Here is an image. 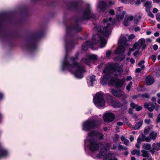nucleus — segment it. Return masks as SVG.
Wrapping results in <instances>:
<instances>
[{"mask_svg":"<svg viewBox=\"0 0 160 160\" xmlns=\"http://www.w3.org/2000/svg\"><path fill=\"white\" fill-rule=\"evenodd\" d=\"M125 48L122 46H119L115 51V53L117 54H120L123 53L125 51Z\"/></svg>","mask_w":160,"mask_h":160,"instance_id":"obj_19","label":"nucleus"},{"mask_svg":"<svg viewBox=\"0 0 160 160\" xmlns=\"http://www.w3.org/2000/svg\"><path fill=\"white\" fill-rule=\"evenodd\" d=\"M132 84V81H131L126 86V89L128 91V92H129L131 88Z\"/></svg>","mask_w":160,"mask_h":160,"instance_id":"obj_39","label":"nucleus"},{"mask_svg":"<svg viewBox=\"0 0 160 160\" xmlns=\"http://www.w3.org/2000/svg\"><path fill=\"white\" fill-rule=\"evenodd\" d=\"M101 121V120H99L98 122L92 119H88L83 123L82 130L88 132L91 129L97 128L99 125Z\"/></svg>","mask_w":160,"mask_h":160,"instance_id":"obj_4","label":"nucleus"},{"mask_svg":"<svg viewBox=\"0 0 160 160\" xmlns=\"http://www.w3.org/2000/svg\"><path fill=\"white\" fill-rule=\"evenodd\" d=\"M119 136L118 135L115 134L114 135V139H113V141L114 142H116L118 141V139L119 138Z\"/></svg>","mask_w":160,"mask_h":160,"instance_id":"obj_43","label":"nucleus"},{"mask_svg":"<svg viewBox=\"0 0 160 160\" xmlns=\"http://www.w3.org/2000/svg\"><path fill=\"white\" fill-rule=\"evenodd\" d=\"M145 122L147 124H149L151 122V120L149 119H146L144 120Z\"/></svg>","mask_w":160,"mask_h":160,"instance_id":"obj_49","label":"nucleus"},{"mask_svg":"<svg viewBox=\"0 0 160 160\" xmlns=\"http://www.w3.org/2000/svg\"><path fill=\"white\" fill-rule=\"evenodd\" d=\"M149 132V129L148 128L145 129L144 131V133L145 135H147Z\"/></svg>","mask_w":160,"mask_h":160,"instance_id":"obj_51","label":"nucleus"},{"mask_svg":"<svg viewBox=\"0 0 160 160\" xmlns=\"http://www.w3.org/2000/svg\"><path fill=\"white\" fill-rule=\"evenodd\" d=\"M143 121L142 120H140L138 122L136 123L134 127V129L135 130L138 129L142 125Z\"/></svg>","mask_w":160,"mask_h":160,"instance_id":"obj_30","label":"nucleus"},{"mask_svg":"<svg viewBox=\"0 0 160 160\" xmlns=\"http://www.w3.org/2000/svg\"><path fill=\"white\" fill-rule=\"evenodd\" d=\"M135 36L133 34L130 35L128 37V39L129 40H132L135 38Z\"/></svg>","mask_w":160,"mask_h":160,"instance_id":"obj_48","label":"nucleus"},{"mask_svg":"<svg viewBox=\"0 0 160 160\" xmlns=\"http://www.w3.org/2000/svg\"><path fill=\"white\" fill-rule=\"evenodd\" d=\"M156 122L157 123H160V113L158 116Z\"/></svg>","mask_w":160,"mask_h":160,"instance_id":"obj_47","label":"nucleus"},{"mask_svg":"<svg viewBox=\"0 0 160 160\" xmlns=\"http://www.w3.org/2000/svg\"><path fill=\"white\" fill-rule=\"evenodd\" d=\"M140 28L139 27H136L134 29V30L136 32H138L140 31Z\"/></svg>","mask_w":160,"mask_h":160,"instance_id":"obj_58","label":"nucleus"},{"mask_svg":"<svg viewBox=\"0 0 160 160\" xmlns=\"http://www.w3.org/2000/svg\"><path fill=\"white\" fill-rule=\"evenodd\" d=\"M112 52L110 51H108L106 52V56L107 58H110Z\"/></svg>","mask_w":160,"mask_h":160,"instance_id":"obj_42","label":"nucleus"},{"mask_svg":"<svg viewBox=\"0 0 160 160\" xmlns=\"http://www.w3.org/2000/svg\"><path fill=\"white\" fill-rule=\"evenodd\" d=\"M97 132L94 130L89 132L88 134L86 141H88V139L96 137Z\"/></svg>","mask_w":160,"mask_h":160,"instance_id":"obj_18","label":"nucleus"},{"mask_svg":"<svg viewBox=\"0 0 160 160\" xmlns=\"http://www.w3.org/2000/svg\"><path fill=\"white\" fill-rule=\"evenodd\" d=\"M96 137L101 140H102L103 138V134L102 133L98 132H97Z\"/></svg>","mask_w":160,"mask_h":160,"instance_id":"obj_35","label":"nucleus"},{"mask_svg":"<svg viewBox=\"0 0 160 160\" xmlns=\"http://www.w3.org/2000/svg\"><path fill=\"white\" fill-rule=\"evenodd\" d=\"M107 150L105 148H103L100 152L97 155V157L98 158H102L106 155Z\"/></svg>","mask_w":160,"mask_h":160,"instance_id":"obj_17","label":"nucleus"},{"mask_svg":"<svg viewBox=\"0 0 160 160\" xmlns=\"http://www.w3.org/2000/svg\"><path fill=\"white\" fill-rule=\"evenodd\" d=\"M141 142L140 140V138L139 137L137 139V143L136 144L135 146L137 148H139L140 147V144Z\"/></svg>","mask_w":160,"mask_h":160,"instance_id":"obj_40","label":"nucleus"},{"mask_svg":"<svg viewBox=\"0 0 160 160\" xmlns=\"http://www.w3.org/2000/svg\"><path fill=\"white\" fill-rule=\"evenodd\" d=\"M152 2L149 1H147L144 3V6L146 8V12H148V10L152 7Z\"/></svg>","mask_w":160,"mask_h":160,"instance_id":"obj_23","label":"nucleus"},{"mask_svg":"<svg viewBox=\"0 0 160 160\" xmlns=\"http://www.w3.org/2000/svg\"><path fill=\"white\" fill-rule=\"evenodd\" d=\"M127 147L123 146L122 145H119L118 146V149L119 151H121L123 150H127Z\"/></svg>","mask_w":160,"mask_h":160,"instance_id":"obj_41","label":"nucleus"},{"mask_svg":"<svg viewBox=\"0 0 160 160\" xmlns=\"http://www.w3.org/2000/svg\"><path fill=\"white\" fill-rule=\"evenodd\" d=\"M92 45V44L90 42L87 41L82 45V49L84 51H86L88 49V47L91 46Z\"/></svg>","mask_w":160,"mask_h":160,"instance_id":"obj_22","label":"nucleus"},{"mask_svg":"<svg viewBox=\"0 0 160 160\" xmlns=\"http://www.w3.org/2000/svg\"><path fill=\"white\" fill-rule=\"evenodd\" d=\"M125 13L124 11H122V13L117 14L116 16V18L117 20L120 21L122 20L124 18Z\"/></svg>","mask_w":160,"mask_h":160,"instance_id":"obj_24","label":"nucleus"},{"mask_svg":"<svg viewBox=\"0 0 160 160\" xmlns=\"http://www.w3.org/2000/svg\"><path fill=\"white\" fill-rule=\"evenodd\" d=\"M115 23V20L112 19L111 18H104L103 19L104 27L102 28L100 30L99 28H94V29L95 30L97 29L104 37H108L111 33L110 27L113 26Z\"/></svg>","mask_w":160,"mask_h":160,"instance_id":"obj_3","label":"nucleus"},{"mask_svg":"<svg viewBox=\"0 0 160 160\" xmlns=\"http://www.w3.org/2000/svg\"><path fill=\"white\" fill-rule=\"evenodd\" d=\"M107 4L104 1H101L99 2L97 5L98 10L99 12H103L106 7Z\"/></svg>","mask_w":160,"mask_h":160,"instance_id":"obj_13","label":"nucleus"},{"mask_svg":"<svg viewBox=\"0 0 160 160\" xmlns=\"http://www.w3.org/2000/svg\"><path fill=\"white\" fill-rule=\"evenodd\" d=\"M123 9V8L122 7H119L118 8V11L117 12V14L118 13H121L122 12H121V11Z\"/></svg>","mask_w":160,"mask_h":160,"instance_id":"obj_53","label":"nucleus"},{"mask_svg":"<svg viewBox=\"0 0 160 160\" xmlns=\"http://www.w3.org/2000/svg\"><path fill=\"white\" fill-rule=\"evenodd\" d=\"M157 136V133L156 132L153 131L150 132L148 136L149 138L150 139V142L151 140H155Z\"/></svg>","mask_w":160,"mask_h":160,"instance_id":"obj_21","label":"nucleus"},{"mask_svg":"<svg viewBox=\"0 0 160 160\" xmlns=\"http://www.w3.org/2000/svg\"><path fill=\"white\" fill-rule=\"evenodd\" d=\"M140 140L141 142L143 141H145L147 142H150V139L149 138L148 136L147 137L143 134L141 135V138H140Z\"/></svg>","mask_w":160,"mask_h":160,"instance_id":"obj_28","label":"nucleus"},{"mask_svg":"<svg viewBox=\"0 0 160 160\" xmlns=\"http://www.w3.org/2000/svg\"><path fill=\"white\" fill-rule=\"evenodd\" d=\"M154 105L155 106V108H155L156 111H157L158 110V109L160 107V106L158 105L156 103H154Z\"/></svg>","mask_w":160,"mask_h":160,"instance_id":"obj_52","label":"nucleus"},{"mask_svg":"<svg viewBox=\"0 0 160 160\" xmlns=\"http://www.w3.org/2000/svg\"><path fill=\"white\" fill-rule=\"evenodd\" d=\"M115 3L114 2L111 0H110L109 1V5L111 6L114 4Z\"/></svg>","mask_w":160,"mask_h":160,"instance_id":"obj_56","label":"nucleus"},{"mask_svg":"<svg viewBox=\"0 0 160 160\" xmlns=\"http://www.w3.org/2000/svg\"><path fill=\"white\" fill-rule=\"evenodd\" d=\"M112 94L117 97H122V99L124 100L128 97V95L120 89H112L111 90Z\"/></svg>","mask_w":160,"mask_h":160,"instance_id":"obj_9","label":"nucleus"},{"mask_svg":"<svg viewBox=\"0 0 160 160\" xmlns=\"http://www.w3.org/2000/svg\"><path fill=\"white\" fill-rule=\"evenodd\" d=\"M90 81L88 83V85L90 86H92L93 83L95 81V76L92 75L90 77Z\"/></svg>","mask_w":160,"mask_h":160,"instance_id":"obj_25","label":"nucleus"},{"mask_svg":"<svg viewBox=\"0 0 160 160\" xmlns=\"http://www.w3.org/2000/svg\"><path fill=\"white\" fill-rule=\"evenodd\" d=\"M143 149L146 150H149L151 148V145L148 143H145L142 146Z\"/></svg>","mask_w":160,"mask_h":160,"instance_id":"obj_31","label":"nucleus"},{"mask_svg":"<svg viewBox=\"0 0 160 160\" xmlns=\"http://www.w3.org/2000/svg\"><path fill=\"white\" fill-rule=\"evenodd\" d=\"M86 58H83L82 60V62H84L88 65H89L90 60H94L97 59V56L94 54H88L87 55Z\"/></svg>","mask_w":160,"mask_h":160,"instance_id":"obj_11","label":"nucleus"},{"mask_svg":"<svg viewBox=\"0 0 160 160\" xmlns=\"http://www.w3.org/2000/svg\"><path fill=\"white\" fill-rule=\"evenodd\" d=\"M134 4L136 5L139 6L141 4V1L140 0H136Z\"/></svg>","mask_w":160,"mask_h":160,"instance_id":"obj_50","label":"nucleus"},{"mask_svg":"<svg viewBox=\"0 0 160 160\" xmlns=\"http://www.w3.org/2000/svg\"><path fill=\"white\" fill-rule=\"evenodd\" d=\"M158 46L156 44H155L153 46V49L155 50H156L158 49Z\"/></svg>","mask_w":160,"mask_h":160,"instance_id":"obj_64","label":"nucleus"},{"mask_svg":"<svg viewBox=\"0 0 160 160\" xmlns=\"http://www.w3.org/2000/svg\"><path fill=\"white\" fill-rule=\"evenodd\" d=\"M9 154V152L5 149L2 148L0 150V158L6 157Z\"/></svg>","mask_w":160,"mask_h":160,"instance_id":"obj_20","label":"nucleus"},{"mask_svg":"<svg viewBox=\"0 0 160 160\" xmlns=\"http://www.w3.org/2000/svg\"><path fill=\"white\" fill-rule=\"evenodd\" d=\"M86 143L89 150L93 153L96 152L98 151L100 145L102 144V143H99L93 138L88 139V141H86Z\"/></svg>","mask_w":160,"mask_h":160,"instance_id":"obj_5","label":"nucleus"},{"mask_svg":"<svg viewBox=\"0 0 160 160\" xmlns=\"http://www.w3.org/2000/svg\"><path fill=\"white\" fill-rule=\"evenodd\" d=\"M113 107L115 108H118L120 107V104L119 101L115 100L113 101L112 103Z\"/></svg>","mask_w":160,"mask_h":160,"instance_id":"obj_27","label":"nucleus"},{"mask_svg":"<svg viewBox=\"0 0 160 160\" xmlns=\"http://www.w3.org/2000/svg\"><path fill=\"white\" fill-rule=\"evenodd\" d=\"M148 115L149 118H153V114L152 113L150 112L148 113Z\"/></svg>","mask_w":160,"mask_h":160,"instance_id":"obj_54","label":"nucleus"},{"mask_svg":"<svg viewBox=\"0 0 160 160\" xmlns=\"http://www.w3.org/2000/svg\"><path fill=\"white\" fill-rule=\"evenodd\" d=\"M73 29L72 27V26L67 28V32H68L69 30H72Z\"/></svg>","mask_w":160,"mask_h":160,"instance_id":"obj_63","label":"nucleus"},{"mask_svg":"<svg viewBox=\"0 0 160 160\" xmlns=\"http://www.w3.org/2000/svg\"><path fill=\"white\" fill-rule=\"evenodd\" d=\"M126 38L124 37H123L120 38L118 42L119 43L122 44H124L126 42Z\"/></svg>","mask_w":160,"mask_h":160,"instance_id":"obj_33","label":"nucleus"},{"mask_svg":"<svg viewBox=\"0 0 160 160\" xmlns=\"http://www.w3.org/2000/svg\"><path fill=\"white\" fill-rule=\"evenodd\" d=\"M151 58L153 62H155L156 59V56L154 55H152L151 57Z\"/></svg>","mask_w":160,"mask_h":160,"instance_id":"obj_57","label":"nucleus"},{"mask_svg":"<svg viewBox=\"0 0 160 160\" xmlns=\"http://www.w3.org/2000/svg\"><path fill=\"white\" fill-rule=\"evenodd\" d=\"M148 12V15L152 17V18H154V15L149 10H148V12Z\"/></svg>","mask_w":160,"mask_h":160,"instance_id":"obj_44","label":"nucleus"},{"mask_svg":"<svg viewBox=\"0 0 160 160\" xmlns=\"http://www.w3.org/2000/svg\"><path fill=\"white\" fill-rule=\"evenodd\" d=\"M121 140L124 142V144L126 145H128L129 143V142L128 140L125 138V137L122 136L121 138Z\"/></svg>","mask_w":160,"mask_h":160,"instance_id":"obj_34","label":"nucleus"},{"mask_svg":"<svg viewBox=\"0 0 160 160\" xmlns=\"http://www.w3.org/2000/svg\"><path fill=\"white\" fill-rule=\"evenodd\" d=\"M141 54V53L138 51H136L133 53V56L135 57L138 54Z\"/></svg>","mask_w":160,"mask_h":160,"instance_id":"obj_55","label":"nucleus"},{"mask_svg":"<svg viewBox=\"0 0 160 160\" xmlns=\"http://www.w3.org/2000/svg\"><path fill=\"white\" fill-rule=\"evenodd\" d=\"M95 16L91 11V8L90 5H88L83 12L82 19V20H87L91 18H94Z\"/></svg>","mask_w":160,"mask_h":160,"instance_id":"obj_8","label":"nucleus"},{"mask_svg":"<svg viewBox=\"0 0 160 160\" xmlns=\"http://www.w3.org/2000/svg\"><path fill=\"white\" fill-rule=\"evenodd\" d=\"M132 79V77L130 76H128V77H127L126 80L127 81H130Z\"/></svg>","mask_w":160,"mask_h":160,"instance_id":"obj_59","label":"nucleus"},{"mask_svg":"<svg viewBox=\"0 0 160 160\" xmlns=\"http://www.w3.org/2000/svg\"><path fill=\"white\" fill-rule=\"evenodd\" d=\"M145 81L146 85H149L154 82V79L152 76H148L146 78Z\"/></svg>","mask_w":160,"mask_h":160,"instance_id":"obj_16","label":"nucleus"},{"mask_svg":"<svg viewBox=\"0 0 160 160\" xmlns=\"http://www.w3.org/2000/svg\"><path fill=\"white\" fill-rule=\"evenodd\" d=\"M158 9L156 8H153L152 12L153 13H156L158 12Z\"/></svg>","mask_w":160,"mask_h":160,"instance_id":"obj_62","label":"nucleus"},{"mask_svg":"<svg viewBox=\"0 0 160 160\" xmlns=\"http://www.w3.org/2000/svg\"><path fill=\"white\" fill-rule=\"evenodd\" d=\"M115 118L114 114L111 112H108L105 114L103 116V118L104 121L106 122H111Z\"/></svg>","mask_w":160,"mask_h":160,"instance_id":"obj_12","label":"nucleus"},{"mask_svg":"<svg viewBox=\"0 0 160 160\" xmlns=\"http://www.w3.org/2000/svg\"><path fill=\"white\" fill-rule=\"evenodd\" d=\"M98 43L100 47H104L107 43L106 40L101 37L99 34L94 35L92 39V43L96 44Z\"/></svg>","mask_w":160,"mask_h":160,"instance_id":"obj_7","label":"nucleus"},{"mask_svg":"<svg viewBox=\"0 0 160 160\" xmlns=\"http://www.w3.org/2000/svg\"><path fill=\"white\" fill-rule=\"evenodd\" d=\"M146 47V45L145 44V40L144 38H142L134 44L133 46V48L134 50H139L141 48L144 49Z\"/></svg>","mask_w":160,"mask_h":160,"instance_id":"obj_10","label":"nucleus"},{"mask_svg":"<svg viewBox=\"0 0 160 160\" xmlns=\"http://www.w3.org/2000/svg\"><path fill=\"white\" fill-rule=\"evenodd\" d=\"M152 147L153 149L156 150L158 151L160 149V142L153 143L152 145Z\"/></svg>","mask_w":160,"mask_h":160,"instance_id":"obj_29","label":"nucleus"},{"mask_svg":"<svg viewBox=\"0 0 160 160\" xmlns=\"http://www.w3.org/2000/svg\"><path fill=\"white\" fill-rule=\"evenodd\" d=\"M145 62L143 60H142L140 62H139L138 63V66L140 67L142 69H143L144 68V63Z\"/></svg>","mask_w":160,"mask_h":160,"instance_id":"obj_37","label":"nucleus"},{"mask_svg":"<svg viewBox=\"0 0 160 160\" xmlns=\"http://www.w3.org/2000/svg\"><path fill=\"white\" fill-rule=\"evenodd\" d=\"M114 158L113 154L109 153L105 157L104 160H113Z\"/></svg>","mask_w":160,"mask_h":160,"instance_id":"obj_26","label":"nucleus"},{"mask_svg":"<svg viewBox=\"0 0 160 160\" xmlns=\"http://www.w3.org/2000/svg\"><path fill=\"white\" fill-rule=\"evenodd\" d=\"M109 13L112 15H113L115 14L114 11L113 10H110L109 11Z\"/></svg>","mask_w":160,"mask_h":160,"instance_id":"obj_60","label":"nucleus"},{"mask_svg":"<svg viewBox=\"0 0 160 160\" xmlns=\"http://www.w3.org/2000/svg\"><path fill=\"white\" fill-rule=\"evenodd\" d=\"M128 102L127 101H124L121 106L122 108L123 109L126 110L127 108V105Z\"/></svg>","mask_w":160,"mask_h":160,"instance_id":"obj_38","label":"nucleus"},{"mask_svg":"<svg viewBox=\"0 0 160 160\" xmlns=\"http://www.w3.org/2000/svg\"><path fill=\"white\" fill-rule=\"evenodd\" d=\"M79 53H76V55L70 58L69 62L66 56L62 62L61 68L62 71L68 70L73 74L77 78L80 79L83 77V73L85 72L84 66L77 62Z\"/></svg>","mask_w":160,"mask_h":160,"instance_id":"obj_2","label":"nucleus"},{"mask_svg":"<svg viewBox=\"0 0 160 160\" xmlns=\"http://www.w3.org/2000/svg\"><path fill=\"white\" fill-rule=\"evenodd\" d=\"M133 19V17L132 16H126L124 20L123 24L125 26H128Z\"/></svg>","mask_w":160,"mask_h":160,"instance_id":"obj_15","label":"nucleus"},{"mask_svg":"<svg viewBox=\"0 0 160 160\" xmlns=\"http://www.w3.org/2000/svg\"><path fill=\"white\" fill-rule=\"evenodd\" d=\"M141 152L142 153V156L143 157L146 158L149 157L150 154L148 151L144 150H142L141 151Z\"/></svg>","mask_w":160,"mask_h":160,"instance_id":"obj_32","label":"nucleus"},{"mask_svg":"<svg viewBox=\"0 0 160 160\" xmlns=\"http://www.w3.org/2000/svg\"><path fill=\"white\" fill-rule=\"evenodd\" d=\"M136 109L137 111H140L142 109V107L141 106H138L137 105L136 107Z\"/></svg>","mask_w":160,"mask_h":160,"instance_id":"obj_45","label":"nucleus"},{"mask_svg":"<svg viewBox=\"0 0 160 160\" xmlns=\"http://www.w3.org/2000/svg\"><path fill=\"white\" fill-rule=\"evenodd\" d=\"M93 102L95 105L98 108H102L104 107L105 102L103 93L101 92L97 93L93 98Z\"/></svg>","mask_w":160,"mask_h":160,"instance_id":"obj_6","label":"nucleus"},{"mask_svg":"<svg viewBox=\"0 0 160 160\" xmlns=\"http://www.w3.org/2000/svg\"><path fill=\"white\" fill-rule=\"evenodd\" d=\"M155 106L154 103L152 102H146L144 104V107L150 112H152L153 111Z\"/></svg>","mask_w":160,"mask_h":160,"instance_id":"obj_14","label":"nucleus"},{"mask_svg":"<svg viewBox=\"0 0 160 160\" xmlns=\"http://www.w3.org/2000/svg\"><path fill=\"white\" fill-rule=\"evenodd\" d=\"M137 105H135L133 103H131L130 104L131 107L133 108H136Z\"/></svg>","mask_w":160,"mask_h":160,"instance_id":"obj_61","label":"nucleus"},{"mask_svg":"<svg viewBox=\"0 0 160 160\" xmlns=\"http://www.w3.org/2000/svg\"><path fill=\"white\" fill-rule=\"evenodd\" d=\"M122 67H118L116 63L109 62L106 66L103 71L104 75L101 79V83L104 85L107 84H114L118 88H121L125 83V78L119 79L117 77H111L110 73H113L116 75H120L123 72Z\"/></svg>","mask_w":160,"mask_h":160,"instance_id":"obj_1","label":"nucleus"},{"mask_svg":"<svg viewBox=\"0 0 160 160\" xmlns=\"http://www.w3.org/2000/svg\"><path fill=\"white\" fill-rule=\"evenodd\" d=\"M157 20L158 22H160V13H158L156 16Z\"/></svg>","mask_w":160,"mask_h":160,"instance_id":"obj_46","label":"nucleus"},{"mask_svg":"<svg viewBox=\"0 0 160 160\" xmlns=\"http://www.w3.org/2000/svg\"><path fill=\"white\" fill-rule=\"evenodd\" d=\"M140 153V150H138L137 149H134L132 151L131 153L133 155L136 154L137 156H139Z\"/></svg>","mask_w":160,"mask_h":160,"instance_id":"obj_36","label":"nucleus"}]
</instances>
